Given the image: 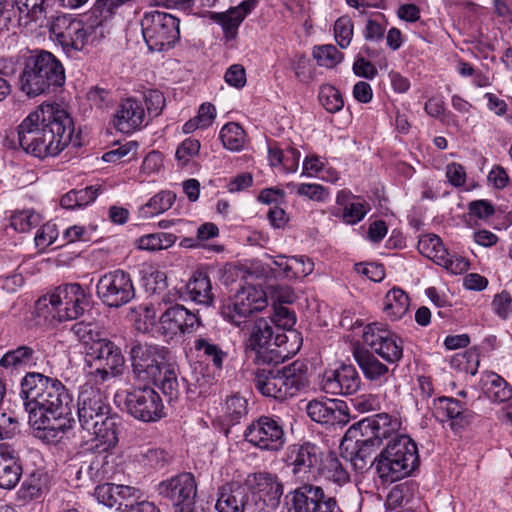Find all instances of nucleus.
Masks as SVG:
<instances>
[{"label": "nucleus", "instance_id": "obj_1", "mask_svg": "<svg viewBox=\"0 0 512 512\" xmlns=\"http://www.w3.org/2000/svg\"><path fill=\"white\" fill-rule=\"evenodd\" d=\"M73 132L71 116L56 103L41 104L17 129L23 150L39 158L58 155L71 142Z\"/></svg>", "mask_w": 512, "mask_h": 512}, {"label": "nucleus", "instance_id": "obj_2", "mask_svg": "<svg viewBox=\"0 0 512 512\" xmlns=\"http://www.w3.org/2000/svg\"><path fill=\"white\" fill-rule=\"evenodd\" d=\"M80 426L90 438L84 442L89 450L113 449L118 443L116 419L109 415L110 406L98 388L81 387L77 399Z\"/></svg>", "mask_w": 512, "mask_h": 512}, {"label": "nucleus", "instance_id": "obj_3", "mask_svg": "<svg viewBox=\"0 0 512 512\" xmlns=\"http://www.w3.org/2000/svg\"><path fill=\"white\" fill-rule=\"evenodd\" d=\"M168 355L166 347L140 341L133 342L129 351L134 377L153 382L172 402L180 396V385L175 367L168 363Z\"/></svg>", "mask_w": 512, "mask_h": 512}, {"label": "nucleus", "instance_id": "obj_4", "mask_svg": "<svg viewBox=\"0 0 512 512\" xmlns=\"http://www.w3.org/2000/svg\"><path fill=\"white\" fill-rule=\"evenodd\" d=\"M65 69L51 52L41 50L29 56L19 76V89L34 98L56 92L65 84Z\"/></svg>", "mask_w": 512, "mask_h": 512}, {"label": "nucleus", "instance_id": "obj_5", "mask_svg": "<svg viewBox=\"0 0 512 512\" xmlns=\"http://www.w3.org/2000/svg\"><path fill=\"white\" fill-rule=\"evenodd\" d=\"M105 19L100 14L91 12L87 22H84L70 14L57 13L50 16L47 25L63 50L70 54L82 51L86 46L94 45L103 38L102 22Z\"/></svg>", "mask_w": 512, "mask_h": 512}, {"label": "nucleus", "instance_id": "obj_6", "mask_svg": "<svg viewBox=\"0 0 512 512\" xmlns=\"http://www.w3.org/2000/svg\"><path fill=\"white\" fill-rule=\"evenodd\" d=\"M20 396L25 410L63 411L71 409L72 397L56 378L38 372H28L21 380Z\"/></svg>", "mask_w": 512, "mask_h": 512}, {"label": "nucleus", "instance_id": "obj_7", "mask_svg": "<svg viewBox=\"0 0 512 512\" xmlns=\"http://www.w3.org/2000/svg\"><path fill=\"white\" fill-rule=\"evenodd\" d=\"M255 388L264 396L285 400L308 386L305 364L294 361L282 367L258 369L254 377Z\"/></svg>", "mask_w": 512, "mask_h": 512}, {"label": "nucleus", "instance_id": "obj_8", "mask_svg": "<svg viewBox=\"0 0 512 512\" xmlns=\"http://www.w3.org/2000/svg\"><path fill=\"white\" fill-rule=\"evenodd\" d=\"M382 482L393 483L416 469V442L406 434L397 435L370 466Z\"/></svg>", "mask_w": 512, "mask_h": 512}, {"label": "nucleus", "instance_id": "obj_9", "mask_svg": "<svg viewBox=\"0 0 512 512\" xmlns=\"http://www.w3.org/2000/svg\"><path fill=\"white\" fill-rule=\"evenodd\" d=\"M85 302L86 294L80 284H65L40 297L35 304V311L47 321L62 322L81 316Z\"/></svg>", "mask_w": 512, "mask_h": 512}, {"label": "nucleus", "instance_id": "obj_10", "mask_svg": "<svg viewBox=\"0 0 512 512\" xmlns=\"http://www.w3.org/2000/svg\"><path fill=\"white\" fill-rule=\"evenodd\" d=\"M179 19L158 10L145 12L141 19L143 38L152 51L172 47L180 38Z\"/></svg>", "mask_w": 512, "mask_h": 512}, {"label": "nucleus", "instance_id": "obj_11", "mask_svg": "<svg viewBox=\"0 0 512 512\" xmlns=\"http://www.w3.org/2000/svg\"><path fill=\"white\" fill-rule=\"evenodd\" d=\"M243 329H247V338L245 339V353L255 363H271L274 361L276 350L279 346L280 335L274 337V330L271 321L266 318H257L248 320V323L242 324Z\"/></svg>", "mask_w": 512, "mask_h": 512}, {"label": "nucleus", "instance_id": "obj_12", "mask_svg": "<svg viewBox=\"0 0 512 512\" xmlns=\"http://www.w3.org/2000/svg\"><path fill=\"white\" fill-rule=\"evenodd\" d=\"M96 294L107 307L120 308L134 299L135 288L130 274L117 269L99 278Z\"/></svg>", "mask_w": 512, "mask_h": 512}, {"label": "nucleus", "instance_id": "obj_13", "mask_svg": "<svg viewBox=\"0 0 512 512\" xmlns=\"http://www.w3.org/2000/svg\"><path fill=\"white\" fill-rule=\"evenodd\" d=\"M266 293L255 286L249 285L241 288L231 303L225 304L221 309L223 318L235 326L248 323V317L262 311L267 307Z\"/></svg>", "mask_w": 512, "mask_h": 512}, {"label": "nucleus", "instance_id": "obj_14", "mask_svg": "<svg viewBox=\"0 0 512 512\" xmlns=\"http://www.w3.org/2000/svg\"><path fill=\"white\" fill-rule=\"evenodd\" d=\"M44 411L31 409L28 412V422L35 430L37 438L47 444H55L60 441L62 435L72 428L74 420L71 418V409L63 411Z\"/></svg>", "mask_w": 512, "mask_h": 512}, {"label": "nucleus", "instance_id": "obj_15", "mask_svg": "<svg viewBox=\"0 0 512 512\" xmlns=\"http://www.w3.org/2000/svg\"><path fill=\"white\" fill-rule=\"evenodd\" d=\"M125 406L130 415L143 422H155L164 416L162 399L150 386L135 387L127 392Z\"/></svg>", "mask_w": 512, "mask_h": 512}, {"label": "nucleus", "instance_id": "obj_16", "mask_svg": "<svg viewBox=\"0 0 512 512\" xmlns=\"http://www.w3.org/2000/svg\"><path fill=\"white\" fill-rule=\"evenodd\" d=\"M158 492L173 503L175 512H194L197 485L191 473H181L162 481Z\"/></svg>", "mask_w": 512, "mask_h": 512}, {"label": "nucleus", "instance_id": "obj_17", "mask_svg": "<svg viewBox=\"0 0 512 512\" xmlns=\"http://www.w3.org/2000/svg\"><path fill=\"white\" fill-rule=\"evenodd\" d=\"M245 439L252 445L269 451H278L285 444V432L278 419L261 416L245 430Z\"/></svg>", "mask_w": 512, "mask_h": 512}, {"label": "nucleus", "instance_id": "obj_18", "mask_svg": "<svg viewBox=\"0 0 512 512\" xmlns=\"http://www.w3.org/2000/svg\"><path fill=\"white\" fill-rule=\"evenodd\" d=\"M251 496L247 484H226L218 491L215 508L218 512H261L263 505Z\"/></svg>", "mask_w": 512, "mask_h": 512}, {"label": "nucleus", "instance_id": "obj_19", "mask_svg": "<svg viewBox=\"0 0 512 512\" xmlns=\"http://www.w3.org/2000/svg\"><path fill=\"white\" fill-rule=\"evenodd\" d=\"M361 379L353 365L342 364L335 369L324 371L320 388L327 394L350 396L358 392Z\"/></svg>", "mask_w": 512, "mask_h": 512}, {"label": "nucleus", "instance_id": "obj_20", "mask_svg": "<svg viewBox=\"0 0 512 512\" xmlns=\"http://www.w3.org/2000/svg\"><path fill=\"white\" fill-rule=\"evenodd\" d=\"M399 428L400 422L397 418L387 413H379L373 417L364 418L351 426L344 440L347 441L348 437H357L359 433L362 437L371 438L375 444H381L383 439L390 437Z\"/></svg>", "mask_w": 512, "mask_h": 512}, {"label": "nucleus", "instance_id": "obj_21", "mask_svg": "<svg viewBox=\"0 0 512 512\" xmlns=\"http://www.w3.org/2000/svg\"><path fill=\"white\" fill-rule=\"evenodd\" d=\"M295 512H335L337 501L325 494L318 485L305 483L294 490L292 497Z\"/></svg>", "mask_w": 512, "mask_h": 512}, {"label": "nucleus", "instance_id": "obj_22", "mask_svg": "<svg viewBox=\"0 0 512 512\" xmlns=\"http://www.w3.org/2000/svg\"><path fill=\"white\" fill-rule=\"evenodd\" d=\"M202 325L197 314L192 313L183 305H175L168 308L159 319V331L172 337L177 333H192Z\"/></svg>", "mask_w": 512, "mask_h": 512}, {"label": "nucleus", "instance_id": "obj_23", "mask_svg": "<svg viewBox=\"0 0 512 512\" xmlns=\"http://www.w3.org/2000/svg\"><path fill=\"white\" fill-rule=\"evenodd\" d=\"M251 490V498L255 496L262 504L261 512L265 509H275L283 494L282 484L277 477L268 473H255L247 479L246 483Z\"/></svg>", "mask_w": 512, "mask_h": 512}, {"label": "nucleus", "instance_id": "obj_24", "mask_svg": "<svg viewBox=\"0 0 512 512\" xmlns=\"http://www.w3.org/2000/svg\"><path fill=\"white\" fill-rule=\"evenodd\" d=\"M306 412L318 423L345 425L350 420L347 403L335 399L311 400L306 406Z\"/></svg>", "mask_w": 512, "mask_h": 512}, {"label": "nucleus", "instance_id": "obj_25", "mask_svg": "<svg viewBox=\"0 0 512 512\" xmlns=\"http://www.w3.org/2000/svg\"><path fill=\"white\" fill-rule=\"evenodd\" d=\"M288 464L292 467L295 476L305 477L307 474L319 469L322 462V452L312 443L294 444L289 448Z\"/></svg>", "mask_w": 512, "mask_h": 512}, {"label": "nucleus", "instance_id": "obj_26", "mask_svg": "<svg viewBox=\"0 0 512 512\" xmlns=\"http://www.w3.org/2000/svg\"><path fill=\"white\" fill-rule=\"evenodd\" d=\"M86 357L89 362L94 361L98 364L96 373L100 375L102 380H105L109 375L115 376L118 369L124 364V357L120 348L108 339H105L97 348L88 352Z\"/></svg>", "mask_w": 512, "mask_h": 512}, {"label": "nucleus", "instance_id": "obj_27", "mask_svg": "<svg viewBox=\"0 0 512 512\" xmlns=\"http://www.w3.org/2000/svg\"><path fill=\"white\" fill-rule=\"evenodd\" d=\"M145 120V112L141 103L127 98L119 105L115 114V126L123 133H131L139 129Z\"/></svg>", "mask_w": 512, "mask_h": 512}, {"label": "nucleus", "instance_id": "obj_28", "mask_svg": "<svg viewBox=\"0 0 512 512\" xmlns=\"http://www.w3.org/2000/svg\"><path fill=\"white\" fill-rule=\"evenodd\" d=\"M257 2L258 0H245L238 6L229 9L227 12L214 13L211 19L222 26L227 38H234L239 25L256 7Z\"/></svg>", "mask_w": 512, "mask_h": 512}, {"label": "nucleus", "instance_id": "obj_29", "mask_svg": "<svg viewBox=\"0 0 512 512\" xmlns=\"http://www.w3.org/2000/svg\"><path fill=\"white\" fill-rule=\"evenodd\" d=\"M22 475V466L15 452L8 447H0V488H14Z\"/></svg>", "mask_w": 512, "mask_h": 512}, {"label": "nucleus", "instance_id": "obj_30", "mask_svg": "<svg viewBox=\"0 0 512 512\" xmlns=\"http://www.w3.org/2000/svg\"><path fill=\"white\" fill-rule=\"evenodd\" d=\"M185 293L195 303L209 306L214 301V293L209 276L203 271H195L187 284Z\"/></svg>", "mask_w": 512, "mask_h": 512}, {"label": "nucleus", "instance_id": "obj_31", "mask_svg": "<svg viewBox=\"0 0 512 512\" xmlns=\"http://www.w3.org/2000/svg\"><path fill=\"white\" fill-rule=\"evenodd\" d=\"M483 394L492 402L502 403L512 397V388L500 375L492 371H484L480 379Z\"/></svg>", "mask_w": 512, "mask_h": 512}, {"label": "nucleus", "instance_id": "obj_32", "mask_svg": "<svg viewBox=\"0 0 512 512\" xmlns=\"http://www.w3.org/2000/svg\"><path fill=\"white\" fill-rule=\"evenodd\" d=\"M353 357L366 379L381 381L386 377L388 367L381 363L369 350L356 347L353 350Z\"/></svg>", "mask_w": 512, "mask_h": 512}, {"label": "nucleus", "instance_id": "obj_33", "mask_svg": "<svg viewBox=\"0 0 512 512\" xmlns=\"http://www.w3.org/2000/svg\"><path fill=\"white\" fill-rule=\"evenodd\" d=\"M72 332L82 344L86 356L106 339L96 323L78 322L73 325Z\"/></svg>", "mask_w": 512, "mask_h": 512}, {"label": "nucleus", "instance_id": "obj_34", "mask_svg": "<svg viewBox=\"0 0 512 512\" xmlns=\"http://www.w3.org/2000/svg\"><path fill=\"white\" fill-rule=\"evenodd\" d=\"M52 0H16L18 21L25 17L29 21L40 22L43 25L48 14L51 12L50 2Z\"/></svg>", "mask_w": 512, "mask_h": 512}, {"label": "nucleus", "instance_id": "obj_35", "mask_svg": "<svg viewBox=\"0 0 512 512\" xmlns=\"http://www.w3.org/2000/svg\"><path fill=\"white\" fill-rule=\"evenodd\" d=\"M35 351L32 347L22 345L6 352L0 359V366L5 369L17 370L35 364Z\"/></svg>", "mask_w": 512, "mask_h": 512}, {"label": "nucleus", "instance_id": "obj_36", "mask_svg": "<svg viewBox=\"0 0 512 512\" xmlns=\"http://www.w3.org/2000/svg\"><path fill=\"white\" fill-rule=\"evenodd\" d=\"M410 306L408 295L399 288H393L385 296L384 312L393 320L404 316Z\"/></svg>", "mask_w": 512, "mask_h": 512}, {"label": "nucleus", "instance_id": "obj_37", "mask_svg": "<svg viewBox=\"0 0 512 512\" xmlns=\"http://www.w3.org/2000/svg\"><path fill=\"white\" fill-rule=\"evenodd\" d=\"M446 249L436 234H421L418 238V252L434 263L443 262Z\"/></svg>", "mask_w": 512, "mask_h": 512}, {"label": "nucleus", "instance_id": "obj_38", "mask_svg": "<svg viewBox=\"0 0 512 512\" xmlns=\"http://www.w3.org/2000/svg\"><path fill=\"white\" fill-rule=\"evenodd\" d=\"M318 470L326 479L338 485L345 484L349 481V473L335 453H328V455L322 459Z\"/></svg>", "mask_w": 512, "mask_h": 512}, {"label": "nucleus", "instance_id": "obj_39", "mask_svg": "<svg viewBox=\"0 0 512 512\" xmlns=\"http://www.w3.org/2000/svg\"><path fill=\"white\" fill-rule=\"evenodd\" d=\"M46 491H48L47 475L34 472L23 482L18 495L24 501H31L41 497Z\"/></svg>", "mask_w": 512, "mask_h": 512}, {"label": "nucleus", "instance_id": "obj_40", "mask_svg": "<svg viewBox=\"0 0 512 512\" xmlns=\"http://www.w3.org/2000/svg\"><path fill=\"white\" fill-rule=\"evenodd\" d=\"M223 146L231 151H240L246 143V133L234 122L224 125L219 134Z\"/></svg>", "mask_w": 512, "mask_h": 512}, {"label": "nucleus", "instance_id": "obj_41", "mask_svg": "<svg viewBox=\"0 0 512 512\" xmlns=\"http://www.w3.org/2000/svg\"><path fill=\"white\" fill-rule=\"evenodd\" d=\"M177 240L172 233H151L136 240L137 247L141 250L158 251L171 247Z\"/></svg>", "mask_w": 512, "mask_h": 512}, {"label": "nucleus", "instance_id": "obj_42", "mask_svg": "<svg viewBox=\"0 0 512 512\" xmlns=\"http://www.w3.org/2000/svg\"><path fill=\"white\" fill-rule=\"evenodd\" d=\"M355 446L356 450L351 453L350 461L356 470L362 471L367 468L368 460L380 444H375L371 438L364 436L361 439H356Z\"/></svg>", "mask_w": 512, "mask_h": 512}, {"label": "nucleus", "instance_id": "obj_43", "mask_svg": "<svg viewBox=\"0 0 512 512\" xmlns=\"http://www.w3.org/2000/svg\"><path fill=\"white\" fill-rule=\"evenodd\" d=\"M175 199L176 194L172 191H161L142 206L141 212L146 217L158 215L170 209Z\"/></svg>", "mask_w": 512, "mask_h": 512}, {"label": "nucleus", "instance_id": "obj_44", "mask_svg": "<svg viewBox=\"0 0 512 512\" xmlns=\"http://www.w3.org/2000/svg\"><path fill=\"white\" fill-rule=\"evenodd\" d=\"M450 365L459 372L474 376L480 365L479 353L476 350H467L463 353L456 354L451 358Z\"/></svg>", "mask_w": 512, "mask_h": 512}, {"label": "nucleus", "instance_id": "obj_45", "mask_svg": "<svg viewBox=\"0 0 512 512\" xmlns=\"http://www.w3.org/2000/svg\"><path fill=\"white\" fill-rule=\"evenodd\" d=\"M194 348L196 351L202 352L206 359L210 360L216 368H222L227 353L219 345L209 339L199 337L194 342Z\"/></svg>", "mask_w": 512, "mask_h": 512}, {"label": "nucleus", "instance_id": "obj_46", "mask_svg": "<svg viewBox=\"0 0 512 512\" xmlns=\"http://www.w3.org/2000/svg\"><path fill=\"white\" fill-rule=\"evenodd\" d=\"M86 451H89L87 447L85 448ZM111 449H107L104 451L99 450H90V452L93 454V457L91 460L87 463L85 462L79 469V473H85L90 478H98L100 475H104L107 473L105 469V464L108 463V452Z\"/></svg>", "mask_w": 512, "mask_h": 512}, {"label": "nucleus", "instance_id": "obj_47", "mask_svg": "<svg viewBox=\"0 0 512 512\" xmlns=\"http://www.w3.org/2000/svg\"><path fill=\"white\" fill-rule=\"evenodd\" d=\"M374 352L388 362H396L401 358L403 352L401 340L391 332L388 337L377 346Z\"/></svg>", "mask_w": 512, "mask_h": 512}, {"label": "nucleus", "instance_id": "obj_48", "mask_svg": "<svg viewBox=\"0 0 512 512\" xmlns=\"http://www.w3.org/2000/svg\"><path fill=\"white\" fill-rule=\"evenodd\" d=\"M223 409L226 419L235 424L247 414V401L244 397L233 394L227 397Z\"/></svg>", "mask_w": 512, "mask_h": 512}, {"label": "nucleus", "instance_id": "obj_49", "mask_svg": "<svg viewBox=\"0 0 512 512\" xmlns=\"http://www.w3.org/2000/svg\"><path fill=\"white\" fill-rule=\"evenodd\" d=\"M319 100L329 113H336L344 106V100L339 90L331 85H323L319 91Z\"/></svg>", "mask_w": 512, "mask_h": 512}, {"label": "nucleus", "instance_id": "obj_50", "mask_svg": "<svg viewBox=\"0 0 512 512\" xmlns=\"http://www.w3.org/2000/svg\"><path fill=\"white\" fill-rule=\"evenodd\" d=\"M41 217L33 210H24L14 213L11 216V226L18 232L26 233L37 227Z\"/></svg>", "mask_w": 512, "mask_h": 512}, {"label": "nucleus", "instance_id": "obj_51", "mask_svg": "<svg viewBox=\"0 0 512 512\" xmlns=\"http://www.w3.org/2000/svg\"><path fill=\"white\" fill-rule=\"evenodd\" d=\"M313 56L320 66L333 68L343 59V54L333 45H323L314 49Z\"/></svg>", "mask_w": 512, "mask_h": 512}, {"label": "nucleus", "instance_id": "obj_52", "mask_svg": "<svg viewBox=\"0 0 512 512\" xmlns=\"http://www.w3.org/2000/svg\"><path fill=\"white\" fill-rule=\"evenodd\" d=\"M334 36L341 48L349 46L353 37V22L350 17L341 16L335 21Z\"/></svg>", "mask_w": 512, "mask_h": 512}, {"label": "nucleus", "instance_id": "obj_53", "mask_svg": "<svg viewBox=\"0 0 512 512\" xmlns=\"http://www.w3.org/2000/svg\"><path fill=\"white\" fill-rule=\"evenodd\" d=\"M390 333L383 324L371 323L365 327L362 337L364 343L374 351Z\"/></svg>", "mask_w": 512, "mask_h": 512}, {"label": "nucleus", "instance_id": "obj_54", "mask_svg": "<svg viewBox=\"0 0 512 512\" xmlns=\"http://www.w3.org/2000/svg\"><path fill=\"white\" fill-rule=\"evenodd\" d=\"M17 22L16 0H0V33L10 30Z\"/></svg>", "mask_w": 512, "mask_h": 512}, {"label": "nucleus", "instance_id": "obj_55", "mask_svg": "<svg viewBox=\"0 0 512 512\" xmlns=\"http://www.w3.org/2000/svg\"><path fill=\"white\" fill-rule=\"evenodd\" d=\"M59 231L57 225L51 221L45 223L38 229L34 237L35 245L45 249L50 245L60 241L58 239Z\"/></svg>", "mask_w": 512, "mask_h": 512}, {"label": "nucleus", "instance_id": "obj_56", "mask_svg": "<svg viewBox=\"0 0 512 512\" xmlns=\"http://www.w3.org/2000/svg\"><path fill=\"white\" fill-rule=\"evenodd\" d=\"M437 265L443 266L448 272L455 275L465 273L470 268V262L467 258L459 254H449L446 251L443 257V262H438Z\"/></svg>", "mask_w": 512, "mask_h": 512}, {"label": "nucleus", "instance_id": "obj_57", "mask_svg": "<svg viewBox=\"0 0 512 512\" xmlns=\"http://www.w3.org/2000/svg\"><path fill=\"white\" fill-rule=\"evenodd\" d=\"M144 102L148 115L151 117L159 116L166 104L163 93L157 89H150L145 91Z\"/></svg>", "mask_w": 512, "mask_h": 512}, {"label": "nucleus", "instance_id": "obj_58", "mask_svg": "<svg viewBox=\"0 0 512 512\" xmlns=\"http://www.w3.org/2000/svg\"><path fill=\"white\" fill-rule=\"evenodd\" d=\"M118 490L125 491L121 487H116L115 484L105 483L96 487L95 496L99 503L112 508L117 505Z\"/></svg>", "mask_w": 512, "mask_h": 512}, {"label": "nucleus", "instance_id": "obj_59", "mask_svg": "<svg viewBox=\"0 0 512 512\" xmlns=\"http://www.w3.org/2000/svg\"><path fill=\"white\" fill-rule=\"evenodd\" d=\"M138 149V144L135 141H129L119 146L118 148L112 149L103 154L102 159L105 162H116L118 160L126 158L130 160L134 158Z\"/></svg>", "mask_w": 512, "mask_h": 512}, {"label": "nucleus", "instance_id": "obj_60", "mask_svg": "<svg viewBox=\"0 0 512 512\" xmlns=\"http://www.w3.org/2000/svg\"><path fill=\"white\" fill-rule=\"evenodd\" d=\"M437 401H438V405H439L438 408L443 410L445 412L447 418H449L453 421L452 425H454L455 423L458 424L461 422L464 409L458 400L452 399V398H447V397H439L437 399Z\"/></svg>", "mask_w": 512, "mask_h": 512}, {"label": "nucleus", "instance_id": "obj_61", "mask_svg": "<svg viewBox=\"0 0 512 512\" xmlns=\"http://www.w3.org/2000/svg\"><path fill=\"white\" fill-rule=\"evenodd\" d=\"M291 279L306 277L313 272L314 263L306 256H292L290 266Z\"/></svg>", "mask_w": 512, "mask_h": 512}, {"label": "nucleus", "instance_id": "obj_62", "mask_svg": "<svg viewBox=\"0 0 512 512\" xmlns=\"http://www.w3.org/2000/svg\"><path fill=\"white\" fill-rule=\"evenodd\" d=\"M288 188L295 189L299 196L307 197L311 200L322 201L326 193L325 188L320 184H294L289 183Z\"/></svg>", "mask_w": 512, "mask_h": 512}, {"label": "nucleus", "instance_id": "obj_63", "mask_svg": "<svg viewBox=\"0 0 512 512\" xmlns=\"http://www.w3.org/2000/svg\"><path fill=\"white\" fill-rule=\"evenodd\" d=\"M355 270L374 282H380L385 277L384 267L378 263H357Z\"/></svg>", "mask_w": 512, "mask_h": 512}, {"label": "nucleus", "instance_id": "obj_64", "mask_svg": "<svg viewBox=\"0 0 512 512\" xmlns=\"http://www.w3.org/2000/svg\"><path fill=\"white\" fill-rule=\"evenodd\" d=\"M200 142L197 139L188 138L176 150V158L183 163H187L189 158L198 154Z\"/></svg>", "mask_w": 512, "mask_h": 512}]
</instances>
